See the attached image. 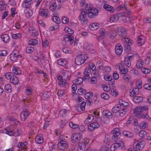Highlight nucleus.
I'll use <instances>...</instances> for the list:
<instances>
[{
    "label": "nucleus",
    "mask_w": 151,
    "mask_h": 151,
    "mask_svg": "<svg viewBox=\"0 0 151 151\" xmlns=\"http://www.w3.org/2000/svg\"><path fill=\"white\" fill-rule=\"evenodd\" d=\"M128 109L126 107L122 108L120 110H119V115L121 116H123L126 114Z\"/></svg>",
    "instance_id": "nucleus-37"
},
{
    "label": "nucleus",
    "mask_w": 151,
    "mask_h": 151,
    "mask_svg": "<svg viewBox=\"0 0 151 151\" xmlns=\"http://www.w3.org/2000/svg\"><path fill=\"white\" fill-rule=\"evenodd\" d=\"M24 12L26 14V16L27 18H29L32 14V10L29 8H27L24 10Z\"/></svg>",
    "instance_id": "nucleus-41"
},
{
    "label": "nucleus",
    "mask_w": 151,
    "mask_h": 151,
    "mask_svg": "<svg viewBox=\"0 0 151 151\" xmlns=\"http://www.w3.org/2000/svg\"><path fill=\"white\" fill-rule=\"evenodd\" d=\"M103 8L106 10L109 11L111 12H112L114 11V7L107 4H104L103 6Z\"/></svg>",
    "instance_id": "nucleus-21"
},
{
    "label": "nucleus",
    "mask_w": 151,
    "mask_h": 151,
    "mask_svg": "<svg viewBox=\"0 0 151 151\" xmlns=\"http://www.w3.org/2000/svg\"><path fill=\"white\" fill-rule=\"evenodd\" d=\"M117 90L115 89H111L110 91V93L114 96H116L118 94Z\"/></svg>",
    "instance_id": "nucleus-54"
},
{
    "label": "nucleus",
    "mask_w": 151,
    "mask_h": 151,
    "mask_svg": "<svg viewBox=\"0 0 151 151\" xmlns=\"http://www.w3.org/2000/svg\"><path fill=\"white\" fill-rule=\"evenodd\" d=\"M121 105L119 104L115 105L112 109V111L114 113L118 112L121 109Z\"/></svg>",
    "instance_id": "nucleus-31"
},
{
    "label": "nucleus",
    "mask_w": 151,
    "mask_h": 151,
    "mask_svg": "<svg viewBox=\"0 0 151 151\" xmlns=\"http://www.w3.org/2000/svg\"><path fill=\"white\" fill-rule=\"evenodd\" d=\"M86 90L82 88L78 89L77 91L78 94L79 95L85 94L86 92Z\"/></svg>",
    "instance_id": "nucleus-60"
},
{
    "label": "nucleus",
    "mask_w": 151,
    "mask_h": 151,
    "mask_svg": "<svg viewBox=\"0 0 151 151\" xmlns=\"http://www.w3.org/2000/svg\"><path fill=\"white\" fill-rule=\"evenodd\" d=\"M1 38L4 43L8 42L9 40V38L8 35L6 34H4L1 36Z\"/></svg>",
    "instance_id": "nucleus-30"
},
{
    "label": "nucleus",
    "mask_w": 151,
    "mask_h": 151,
    "mask_svg": "<svg viewBox=\"0 0 151 151\" xmlns=\"http://www.w3.org/2000/svg\"><path fill=\"white\" fill-rule=\"evenodd\" d=\"M124 65L122 64H121V66L119 65V70L120 71V73L121 74L124 75L126 74L128 71V70L127 68H123Z\"/></svg>",
    "instance_id": "nucleus-25"
},
{
    "label": "nucleus",
    "mask_w": 151,
    "mask_h": 151,
    "mask_svg": "<svg viewBox=\"0 0 151 151\" xmlns=\"http://www.w3.org/2000/svg\"><path fill=\"white\" fill-rule=\"evenodd\" d=\"M4 89L7 92H11L12 91L11 86L9 84H7L5 86Z\"/></svg>",
    "instance_id": "nucleus-47"
},
{
    "label": "nucleus",
    "mask_w": 151,
    "mask_h": 151,
    "mask_svg": "<svg viewBox=\"0 0 151 151\" xmlns=\"http://www.w3.org/2000/svg\"><path fill=\"white\" fill-rule=\"evenodd\" d=\"M29 45H35L38 43V41L36 39H32L29 40L28 42Z\"/></svg>",
    "instance_id": "nucleus-45"
},
{
    "label": "nucleus",
    "mask_w": 151,
    "mask_h": 151,
    "mask_svg": "<svg viewBox=\"0 0 151 151\" xmlns=\"http://www.w3.org/2000/svg\"><path fill=\"white\" fill-rule=\"evenodd\" d=\"M33 0H24L22 6L26 8H28L30 6Z\"/></svg>",
    "instance_id": "nucleus-28"
},
{
    "label": "nucleus",
    "mask_w": 151,
    "mask_h": 151,
    "mask_svg": "<svg viewBox=\"0 0 151 151\" xmlns=\"http://www.w3.org/2000/svg\"><path fill=\"white\" fill-rule=\"evenodd\" d=\"M123 134L128 138H131L133 136V134L132 132L127 131H124L123 132Z\"/></svg>",
    "instance_id": "nucleus-35"
},
{
    "label": "nucleus",
    "mask_w": 151,
    "mask_h": 151,
    "mask_svg": "<svg viewBox=\"0 0 151 151\" xmlns=\"http://www.w3.org/2000/svg\"><path fill=\"white\" fill-rule=\"evenodd\" d=\"M69 125L71 128L73 129L79 127V125L78 124H77L72 122H69Z\"/></svg>",
    "instance_id": "nucleus-61"
},
{
    "label": "nucleus",
    "mask_w": 151,
    "mask_h": 151,
    "mask_svg": "<svg viewBox=\"0 0 151 151\" xmlns=\"http://www.w3.org/2000/svg\"><path fill=\"white\" fill-rule=\"evenodd\" d=\"M139 89L137 88H134L132 89L129 93V95L131 96H133L137 95L139 93Z\"/></svg>",
    "instance_id": "nucleus-24"
},
{
    "label": "nucleus",
    "mask_w": 151,
    "mask_h": 151,
    "mask_svg": "<svg viewBox=\"0 0 151 151\" xmlns=\"http://www.w3.org/2000/svg\"><path fill=\"white\" fill-rule=\"evenodd\" d=\"M80 12L79 20L81 23L83 24H85L87 23V19L86 18L87 11L84 9H83L80 10Z\"/></svg>",
    "instance_id": "nucleus-4"
},
{
    "label": "nucleus",
    "mask_w": 151,
    "mask_h": 151,
    "mask_svg": "<svg viewBox=\"0 0 151 151\" xmlns=\"http://www.w3.org/2000/svg\"><path fill=\"white\" fill-rule=\"evenodd\" d=\"M88 57L86 54H81L76 57L75 59V63L78 65L83 64L87 59Z\"/></svg>",
    "instance_id": "nucleus-3"
},
{
    "label": "nucleus",
    "mask_w": 151,
    "mask_h": 151,
    "mask_svg": "<svg viewBox=\"0 0 151 151\" xmlns=\"http://www.w3.org/2000/svg\"><path fill=\"white\" fill-rule=\"evenodd\" d=\"M40 95L41 98L43 100H46L49 97L48 93L47 91H44Z\"/></svg>",
    "instance_id": "nucleus-34"
},
{
    "label": "nucleus",
    "mask_w": 151,
    "mask_h": 151,
    "mask_svg": "<svg viewBox=\"0 0 151 151\" xmlns=\"http://www.w3.org/2000/svg\"><path fill=\"white\" fill-rule=\"evenodd\" d=\"M148 123L147 122H142L140 124L139 127L142 129H144L148 127Z\"/></svg>",
    "instance_id": "nucleus-43"
},
{
    "label": "nucleus",
    "mask_w": 151,
    "mask_h": 151,
    "mask_svg": "<svg viewBox=\"0 0 151 151\" xmlns=\"http://www.w3.org/2000/svg\"><path fill=\"white\" fill-rule=\"evenodd\" d=\"M116 32L115 30L110 31L109 34V37L111 39L114 38L116 35Z\"/></svg>",
    "instance_id": "nucleus-44"
},
{
    "label": "nucleus",
    "mask_w": 151,
    "mask_h": 151,
    "mask_svg": "<svg viewBox=\"0 0 151 151\" xmlns=\"http://www.w3.org/2000/svg\"><path fill=\"white\" fill-rule=\"evenodd\" d=\"M143 63V61L142 59H140L137 60L136 64L137 68H141L142 66Z\"/></svg>",
    "instance_id": "nucleus-40"
},
{
    "label": "nucleus",
    "mask_w": 151,
    "mask_h": 151,
    "mask_svg": "<svg viewBox=\"0 0 151 151\" xmlns=\"http://www.w3.org/2000/svg\"><path fill=\"white\" fill-rule=\"evenodd\" d=\"M102 114L104 116L107 118L111 119L112 117V113L108 110H104L102 112Z\"/></svg>",
    "instance_id": "nucleus-19"
},
{
    "label": "nucleus",
    "mask_w": 151,
    "mask_h": 151,
    "mask_svg": "<svg viewBox=\"0 0 151 151\" xmlns=\"http://www.w3.org/2000/svg\"><path fill=\"white\" fill-rule=\"evenodd\" d=\"M4 131V133L10 136L14 135V132L11 130H8L5 128Z\"/></svg>",
    "instance_id": "nucleus-57"
},
{
    "label": "nucleus",
    "mask_w": 151,
    "mask_h": 151,
    "mask_svg": "<svg viewBox=\"0 0 151 151\" xmlns=\"http://www.w3.org/2000/svg\"><path fill=\"white\" fill-rule=\"evenodd\" d=\"M97 121L102 125H103L105 123L104 118L103 117L98 118Z\"/></svg>",
    "instance_id": "nucleus-63"
},
{
    "label": "nucleus",
    "mask_w": 151,
    "mask_h": 151,
    "mask_svg": "<svg viewBox=\"0 0 151 151\" xmlns=\"http://www.w3.org/2000/svg\"><path fill=\"white\" fill-rule=\"evenodd\" d=\"M100 127L99 124L96 122H92L89 124L88 127V129L90 131H93L96 129H97Z\"/></svg>",
    "instance_id": "nucleus-13"
},
{
    "label": "nucleus",
    "mask_w": 151,
    "mask_h": 151,
    "mask_svg": "<svg viewBox=\"0 0 151 151\" xmlns=\"http://www.w3.org/2000/svg\"><path fill=\"white\" fill-rule=\"evenodd\" d=\"M145 144V142L144 141H138L134 144V149L135 151H140L144 147Z\"/></svg>",
    "instance_id": "nucleus-5"
},
{
    "label": "nucleus",
    "mask_w": 151,
    "mask_h": 151,
    "mask_svg": "<svg viewBox=\"0 0 151 151\" xmlns=\"http://www.w3.org/2000/svg\"><path fill=\"white\" fill-rule=\"evenodd\" d=\"M115 50L116 54L119 55H120L123 51L121 45L120 44H117L115 46Z\"/></svg>",
    "instance_id": "nucleus-16"
},
{
    "label": "nucleus",
    "mask_w": 151,
    "mask_h": 151,
    "mask_svg": "<svg viewBox=\"0 0 151 151\" xmlns=\"http://www.w3.org/2000/svg\"><path fill=\"white\" fill-rule=\"evenodd\" d=\"M143 87L146 89L151 90V83H145Z\"/></svg>",
    "instance_id": "nucleus-64"
},
{
    "label": "nucleus",
    "mask_w": 151,
    "mask_h": 151,
    "mask_svg": "<svg viewBox=\"0 0 151 151\" xmlns=\"http://www.w3.org/2000/svg\"><path fill=\"white\" fill-rule=\"evenodd\" d=\"M99 25L98 23H93L90 24L89 28L92 30H95L98 29Z\"/></svg>",
    "instance_id": "nucleus-23"
},
{
    "label": "nucleus",
    "mask_w": 151,
    "mask_h": 151,
    "mask_svg": "<svg viewBox=\"0 0 151 151\" xmlns=\"http://www.w3.org/2000/svg\"><path fill=\"white\" fill-rule=\"evenodd\" d=\"M27 145V142H25L23 143L19 142L18 144L17 147L18 148H20L19 149H21L23 151H25L26 149L25 146Z\"/></svg>",
    "instance_id": "nucleus-22"
},
{
    "label": "nucleus",
    "mask_w": 151,
    "mask_h": 151,
    "mask_svg": "<svg viewBox=\"0 0 151 151\" xmlns=\"http://www.w3.org/2000/svg\"><path fill=\"white\" fill-rule=\"evenodd\" d=\"M85 148L86 146L84 145L79 143H78V151H84L85 150Z\"/></svg>",
    "instance_id": "nucleus-48"
},
{
    "label": "nucleus",
    "mask_w": 151,
    "mask_h": 151,
    "mask_svg": "<svg viewBox=\"0 0 151 151\" xmlns=\"http://www.w3.org/2000/svg\"><path fill=\"white\" fill-rule=\"evenodd\" d=\"M71 138L73 142L79 143L82 139V135L80 133H74L71 135Z\"/></svg>",
    "instance_id": "nucleus-6"
},
{
    "label": "nucleus",
    "mask_w": 151,
    "mask_h": 151,
    "mask_svg": "<svg viewBox=\"0 0 151 151\" xmlns=\"http://www.w3.org/2000/svg\"><path fill=\"white\" fill-rule=\"evenodd\" d=\"M148 108L147 106H144L141 113L140 114V117L146 118L148 121H150L151 119L148 115Z\"/></svg>",
    "instance_id": "nucleus-7"
},
{
    "label": "nucleus",
    "mask_w": 151,
    "mask_h": 151,
    "mask_svg": "<svg viewBox=\"0 0 151 151\" xmlns=\"http://www.w3.org/2000/svg\"><path fill=\"white\" fill-rule=\"evenodd\" d=\"M21 55L18 54L17 53H11L10 55V59L11 60L15 61L19 58L22 57Z\"/></svg>",
    "instance_id": "nucleus-18"
},
{
    "label": "nucleus",
    "mask_w": 151,
    "mask_h": 151,
    "mask_svg": "<svg viewBox=\"0 0 151 151\" xmlns=\"http://www.w3.org/2000/svg\"><path fill=\"white\" fill-rule=\"evenodd\" d=\"M14 74L13 73L11 72H8L4 74V76L7 79H9L11 78L13 76Z\"/></svg>",
    "instance_id": "nucleus-49"
},
{
    "label": "nucleus",
    "mask_w": 151,
    "mask_h": 151,
    "mask_svg": "<svg viewBox=\"0 0 151 151\" xmlns=\"http://www.w3.org/2000/svg\"><path fill=\"white\" fill-rule=\"evenodd\" d=\"M106 34L105 30L104 29H101L100 30V37L103 39L105 37Z\"/></svg>",
    "instance_id": "nucleus-59"
},
{
    "label": "nucleus",
    "mask_w": 151,
    "mask_h": 151,
    "mask_svg": "<svg viewBox=\"0 0 151 151\" xmlns=\"http://www.w3.org/2000/svg\"><path fill=\"white\" fill-rule=\"evenodd\" d=\"M142 72L144 74H147L150 71V69L145 68H142L141 69Z\"/></svg>",
    "instance_id": "nucleus-56"
},
{
    "label": "nucleus",
    "mask_w": 151,
    "mask_h": 151,
    "mask_svg": "<svg viewBox=\"0 0 151 151\" xmlns=\"http://www.w3.org/2000/svg\"><path fill=\"white\" fill-rule=\"evenodd\" d=\"M144 106H137L133 109V113L139 118H140V114L142 111Z\"/></svg>",
    "instance_id": "nucleus-10"
},
{
    "label": "nucleus",
    "mask_w": 151,
    "mask_h": 151,
    "mask_svg": "<svg viewBox=\"0 0 151 151\" xmlns=\"http://www.w3.org/2000/svg\"><path fill=\"white\" fill-rule=\"evenodd\" d=\"M60 8V5H57L55 0H52L51 2V5L49 7L50 10L53 11L56 9Z\"/></svg>",
    "instance_id": "nucleus-14"
},
{
    "label": "nucleus",
    "mask_w": 151,
    "mask_h": 151,
    "mask_svg": "<svg viewBox=\"0 0 151 151\" xmlns=\"http://www.w3.org/2000/svg\"><path fill=\"white\" fill-rule=\"evenodd\" d=\"M63 76L65 78V80H69L71 78V73L67 70H65L63 72Z\"/></svg>",
    "instance_id": "nucleus-26"
},
{
    "label": "nucleus",
    "mask_w": 151,
    "mask_h": 151,
    "mask_svg": "<svg viewBox=\"0 0 151 151\" xmlns=\"http://www.w3.org/2000/svg\"><path fill=\"white\" fill-rule=\"evenodd\" d=\"M68 112V111L65 109L61 110L59 112V114L60 116L63 117L65 116L67 112Z\"/></svg>",
    "instance_id": "nucleus-55"
},
{
    "label": "nucleus",
    "mask_w": 151,
    "mask_h": 151,
    "mask_svg": "<svg viewBox=\"0 0 151 151\" xmlns=\"http://www.w3.org/2000/svg\"><path fill=\"white\" fill-rule=\"evenodd\" d=\"M30 114V112L29 111H27V110H25L24 109V111L21 114L20 118L23 121H24Z\"/></svg>",
    "instance_id": "nucleus-15"
},
{
    "label": "nucleus",
    "mask_w": 151,
    "mask_h": 151,
    "mask_svg": "<svg viewBox=\"0 0 151 151\" xmlns=\"http://www.w3.org/2000/svg\"><path fill=\"white\" fill-rule=\"evenodd\" d=\"M57 63L59 65L63 66H65L68 63L66 60L63 58L59 59L57 61Z\"/></svg>",
    "instance_id": "nucleus-29"
},
{
    "label": "nucleus",
    "mask_w": 151,
    "mask_h": 151,
    "mask_svg": "<svg viewBox=\"0 0 151 151\" xmlns=\"http://www.w3.org/2000/svg\"><path fill=\"white\" fill-rule=\"evenodd\" d=\"M143 98L142 96H134L132 99L134 102L135 103H139L143 100Z\"/></svg>",
    "instance_id": "nucleus-38"
},
{
    "label": "nucleus",
    "mask_w": 151,
    "mask_h": 151,
    "mask_svg": "<svg viewBox=\"0 0 151 151\" xmlns=\"http://www.w3.org/2000/svg\"><path fill=\"white\" fill-rule=\"evenodd\" d=\"M58 84L60 87H64L66 89H68L69 86V83L66 82V80L58 81Z\"/></svg>",
    "instance_id": "nucleus-17"
},
{
    "label": "nucleus",
    "mask_w": 151,
    "mask_h": 151,
    "mask_svg": "<svg viewBox=\"0 0 151 151\" xmlns=\"http://www.w3.org/2000/svg\"><path fill=\"white\" fill-rule=\"evenodd\" d=\"M137 42L139 46H141L143 45L145 43L144 37L142 36H139L137 40Z\"/></svg>",
    "instance_id": "nucleus-20"
},
{
    "label": "nucleus",
    "mask_w": 151,
    "mask_h": 151,
    "mask_svg": "<svg viewBox=\"0 0 151 151\" xmlns=\"http://www.w3.org/2000/svg\"><path fill=\"white\" fill-rule=\"evenodd\" d=\"M147 134V133L145 131L141 130L139 132V135L141 138H143Z\"/></svg>",
    "instance_id": "nucleus-53"
},
{
    "label": "nucleus",
    "mask_w": 151,
    "mask_h": 151,
    "mask_svg": "<svg viewBox=\"0 0 151 151\" xmlns=\"http://www.w3.org/2000/svg\"><path fill=\"white\" fill-rule=\"evenodd\" d=\"M117 34L119 37H122L123 38H126L127 32L125 28L123 27H120L117 29Z\"/></svg>",
    "instance_id": "nucleus-8"
},
{
    "label": "nucleus",
    "mask_w": 151,
    "mask_h": 151,
    "mask_svg": "<svg viewBox=\"0 0 151 151\" xmlns=\"http://www.w3.org/2000/svg\"><path fill=\"white\" fill-rule=\"evenodd\" d=\"M116 143L112 144L110 148V150L111 151H114L117 148L121 146H123L124 145V143L122 141L121 142H115Z\"/></svg>",
    "instance_id": "nucleus-12"
},
{
    "label": "nucleus",
    "mask_w": 151,
    "mask_h": 151,
    "mask_svg": "<svg viewBox=\"0 0 151 151\" xmlns=\"http://www.w3.org/2000/svg\"><path fill=\"white\" fill-rule=\"evenodd\" d=\"M12 72L16 75L20 74L21 73L20 68L18 67H13L12 68Z\"/></svg>",
    "instance_id": "nucleus-39"
},
{
    "label": "nucleus",
    "mask_w": 151,
    "mask_h": 151,
    "mask_svg": "<svg viewBox=\"0 0 151 151\" xmlns=\"http://www.w3.org/2000/svg\"><path fill=\"white\" fill-rule=\"evenodd\" d=\"M74 37L71 35H66L64 36V40L65 43L69 42L70 45H72L74 42Z\"/></svg>",
    "instance_id": "nucleus-11"
},
{
    "label": "nucleus",
    "mask_w": 151,
    "mask_h": 151,
    "mask_svg": "<svg viewBox=\"0 0 151 151\" xmlns=\"http://www.w3.org/2000/svg\"><path fill=\"white\" fill-rule=\"evenodd\" d=\"M34 50V49L33 47L29 46L27 47L26 51L27 53L29 54L31 53Z\"/></svg>",
    "instance_id": "nucleus-62"
},
{
    "label": "nucleus",
    "mask_w": 151,
    "mask_h": 151,
    "mask_svg": "<svg viewBox=\"0 0 151 151\" xmlns=\"http://www.w3.org/2000/svg\"><path fill=\"white\" fill-rule=\"evenodd\" d=\"M111 133L113 134V136L112 137L113 140L115 142H121L122 141V139L119 137V136L120 135L121 133L119 132V129L118 128H115L114 130L111 132Z\"/></svg>",
    "instance_id": "nucleus-2"
},
{
    "label": "nucleus",
    "mask_w": 151,
    "mask_h": 151,
    "mask_svg": "<svg viewBox=\"0 0 151 151\" xmlns=\"http://www.w3.org/2000/svg\"><path fill=\"white\" fill-rule=\"evenodd\" d=\"M68 145L67 142L64 140L60 141L58 145L59 149L62 150H65L68 147Z\"/></svg>",
    "instance_id": "nucleus-9"
},
{
    "label": "nucleus",
    "mask_w": 151,
    "mask_h": 151,
    "mask_svg": "<svg viewBox=\"0 0 151 151\" xmlns=\"http://www.w3.org/2000/svg\"><path fill=\"white\" fill-rule=\"evenodd\" d=\"M48 13V11L47 10L43 9H41L40 12V16L45 17H49Z\"/></svg>",
    "instance_id": "nucleus-32"
},
{
    "label": "nucleus",
    "mask_w": 151,
    "mask_h": 151,
    "mask_svg": "<svg viewBox=\"0 0 151 151\" xmlns=\"http://www.w3.org/2000/svg\"><path fill=\"white\" fill-rule=\"evenodd\" d=\"M122 77L123 80L127 82H129L130 79V76L128 74L123 75L122 76Z\"/></svg>",
    "instance_id": "nucleus-51"
},
{
    "label": "nucleus",
    "mask_w": 151,
    "mask_h": 151,
    "mask_svg": "<svg viewBox=\"0 0 151 151\" xmlns=\"http://www.w3.org/2000/svg\"><path fill=\"white\" fill-rule=\"evenodd\" d=\"M88 80L91 83L93 84L96 83L97 81L96 77H92L91 78H89Z\"/></svg>",
    "instance_id": "nucleus-52"
},
{
    "label": "nucleus",
    "mask_w": 151,
    "mask_h": 151,
    "mask_svg": "<svg viewBox=\"0 0 151 151\" xmlns=\"http://www.w3.org/2000/svg\"><path fill=\"white\" fill-rule=\"evenodd\" d=\"M119 17L116 15H112L110 18V22L111 23L113 22H116L118 20Z\"/></svg>",
    "instance_id": "nucleus-42"
},
{
    "label": "nucleus",
    "mask_w": 151,
    "mask_h": 151,
    "mask_svg": "<svg viewBox=\"0 0 151 151\" xmlns=\"http://www.w3.org/2000/svg\"><path fill=\"white\" fill-rule=\"evenodd\" d=\"M52 19L53 21L57 24H60V20L59 18L57 16H53L52 17Z\"/></svg>",
    "instance_id": "nucleus-46"
},
{
    "label": "nucleus",
    "mask_w": 151,
    "mask_h": 151,
    "mask_svg": "<svg viewBox=\"0 0 151 151\" xmlns=\"http://www.w3.org/2000/svg\"><path fill=\"white\" fill-rule=\"evenodd\" d=\"M122 41L124 42L125 44H127V45L129 46H131L133 43V41L132 40L127 37L123 38L122 39Z\"/></svg>",
    "instance_id": "nucleus-27"
},
{
    "label": "nucleus",
    "mask_w": 151,
    "mask_h": 151,
    "mask_svg": "<svg viewBox=\"0 0 151 151\" xmlns=\"http://www.w3.org/2000/svg\"><path fill=\"white\" fill-rule=\"evenodd\" d=\"M10 81L12 83L14 84H17L19 82L18 78L14 75L10 79Z\"/></svg>",
    "instance_id": "nucleus-33"
},
{
    "label": "nucleus",
    "mask_w": 151,
    "mask_h": 151,
    "mask_svg": "<svg viewBox=\"0 0 151 151\" xmlns=\"http://www.w3.org/2000/svg\"><path fill=\"white\" fill-rule=\"evenodd\" d=\"M119 102L120 104V105H122V106L124 107L128 106L129 105V103L128 102H126L122 99L119 100Z\"/></svg>",
    "instance_id": "nucleus-50"
},
{
    "label": "nucleus",
    "mask_w": 151,
    "mask_h": 151,
    "mask_svg": "<svg viewBox=\"0 0 151 151\" xmlns=\"http://www.w3.org/2000/svg\"><path fill=\"white\" fill-rule=\"evenodd\" d=\"M93 119V116L91 114H89L87 118L84 121V123L87 124L91 122Z\"/></svg>",
    "instance_id": "nucleus-36"
},
{
    "label": "nucleus",
    "mask_w": 151,
    "mask_h": 151,
    "mask_svg": "<svg viewBox=\"0 0 151 151\" xmlns=\"http://www.w3.org/2000/svg\"><path fill=\"white\" fill-rule=\"evenodd\" d=\"M80 4L81 6L83 7L84 8V9L85 10H86V4H87L88 6V7H89V5L87 3H85V0H81Z\"/></svg>",
    "instance_id": "nucleus-58"
},
{
    "label": "nucleus",
    "mask_w": 151,
    "mask_h": 151,
    "mask_svg": "<svg viewBox=\"0 0 151 151\" xmlns=\"http://www.w3.org/2000/svg\"><path fill=\"white\" fill-rule=\"evenodd\" d=\"M86 11H87L88 15L89 17L90 18H92L95 16L98 15V10L96 8L93 9V8L92 6L91 5H89V7H88V6L87 4H86Z\"/></svg>",
    "instance_id": "nucleus-1"
}]
</instances>
